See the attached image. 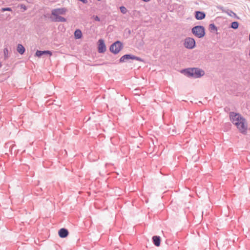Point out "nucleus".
Returning <instances> with one entry per match:
<instances>
[{
    "label": "nucleus",
    "instance_id": "4468645a",
    "mask_svg": "<svg viewBox=\"0 0 250 250\" xmlns=\"http://www.w3.org/2000/svg\"><path fill=\"white\" fill-rule=\"evenodd\" d=\"M152 241L156 246L158 247L160 245L161 237L159 236H154L152 237Z\"/></svg>",
    "mask_w": 250,
    "mask_h": 250
},
{
    "label": "nucleus",
    "instance_id": "b1692460",
    "mask_svg": "<svg viewBox=\"0 0 250 250\" xmlns=\"http://www.w3.org/2000/svg\"><path fill=\"white\" fill-rule=\"evenodd\" d=\"M2 66V64H1V63H0V68Z\"/></svg>",
    "mask_w": 250,
    "mask_h": 250
},
{
    "label": "nucleus",
    "instance_id": "aec40b11",
    "mask_svg": "<svg viewBox=\"0 0 250 250\" xmlns=\"http://www.w3.org/2000/svg\"><path fill=\"white\" fill-rule=\"evenodd\" d=\"M120 9L121 12L124 14H125L127 11V9L124 6H121L120 7Z\"/></svg>",
    "mask_w": 250,
    "mask_h": 250
},
{
    "label": "nucleus",
    "instance_id": "412c9836",
    "mask_svg": "<svg viewBox=\"0 0 250 250\" xmlns=\"http://www.w3.org/2000/svg\"><path fill=\"white\" fill-rule=\"evenodd\" d=\"M12 11V8L10 7H5V8H2L1 9V12H4V11Z\"/></svg>",
    "mask_w": 250,
    "mask_h": 250
},
{
    "label": "nucleus",
    "instance_id": "9b49d317",
    "mask_svg": "<svg viewBox=\"0 0 250 250\" xmlns=\"http://www.w3.org/2000/svg\"><path fill=\"white\" fill-rule=\"evenodd\" d=\"M206 17V14L204 12L197 11L195 13V17L197 20L204 19Z\"/></svg>",
    "mask_w": 250,
    "mask_h": 250
},
{
    "label": "nucleus",
    "instance_id": "393cba45",
    "mask_svg": "<svg viewBox=\"0 0 250 250\" xmlns=\"http://www.w3.org/2000/svg\"><path fill=\"white\" fill-rule=\"evenodd\" d=\"M249 40H250V35H249Z\"/></svg>",
    "mask_w": 250,
    "mask_h": 250
},
{
    "label": "nucleus",
    "instance_id": "6e6552de",
    "mask_svg": "<svg viewBox=\"0 0 250 250\" xmlns=\"http://www.w3.org/2000/svg\"><path fill=\"white\" fill-rule=\"evenodd\" d=\"M98 52L100 53L104 52L106 50V46L104 41L102 39H100L98 41Z\"/></svg>",
    "mask_w": 250,
    "mask_h": 250
},
{
    "label": "nucleus",
    "instance_id": "20e7f679",
    "mask_svg": "<svg viewBox=\"0 0 250 250\" xmlns=\"http://www.w3.org/2000/svg\"><path fill=\"white\" fill-rule=\"evenodd\" d=\"M123 48V44L122 42L117 41L110 45V52L117 54Z\"/></svg>",
    "mask_w": 250,
    "mask_h": 250
},
{
    "label": "nucleus",
    "instance_id": "1a4fd4ad",
    "mask_svg": "<svg viewBox=\"0 0 250 250\" xmlns=\"http://www.w3.org/2000/svg\"><path fill=\"white\" fill-rule=\"evenodd\" d=\"M51 55L52 52L49 50H43V51L37 50L35 53V56L39 58H40L43 55Z\"/></svg>",
    "mask_w": 250,
    "mask_h": 250
},
{
    "label": "nucleus",
    "instance_id": "39448f33",
    "mask_svg": "<svg viewBox=\"0 0 250 250\" xmlns=\"http://www.w3.org/2000/svg\"><path fill=\"white\" fill-rule=\"evenodd\" d=\"M131 59V60H136L138 61L143 62V60L140 57H136L134 55L131 54H125L119 60V62H126L127 60Z\"/></svg>",
    "mask_w": 250,
    "mask_h": 250
},
{
    "label": "nucleus",
    "instance_id": "9d476101",
    "mask_svg": "<svg viewBox=\"0 0 250 250\" xmlns=\"http://www.w3.org/2000/svg\"><path fill=\"white\" fill-rule=\"evenodd\" d=\"M58 234L61 238H64L68 236L69 232L66 229L62 228L59 230Z\"/></svg>",
    "mask_w": 250,
    "mask_h": 250
},
{
    "label": "nucleus",
    "instance_id": "4be33fe9",
    "mask_svg": "<svg viewBox=\"0 0 250 250\" xmlns=\"http://www.w3.org/2000/svg\"><path fill=\"white\" fill-rule=\"evenodd\" d=\"M21 8L23 9V11H26L27 10V7L23 4H21L19 5Z\"/></svg>",
    "mask_w": 250,
    "mask_h": 250
},
{
    "label": "nucleus",
    "instance_id": "f3484780",
    "mask_svg": "<svg viewBox=\"0 0 250 250\" xmlns=\"http://www.w3.org/2000/svg\"><path fill=\"white\" fill-rule=\"evenodd\" d=\"M239 27V23L237 21H233L231 23V25L230 26V27L231 28H233L234 29H236Z\"/></svg>",
    "mask_w": 250,
    "mask_h": 250
},
{
    "label": "nucleus",
    "instance_id": "ddd939ff",
    "mask_svg": "<svg viewBox=\"0 0 250 250\" xmlns=\"http://www.w3.org/2000/svg\"><path fill=\"white\" fill-rule=\"evenodd\" d=\"M220 9L223 12L226 13L228 15H229L230 16H234L237 17L236 14L234 13L232 11L229 10V9H226L223 7H221L220 8Z\"/></svg>",
    "mask_w": 250,
    "mask_h": 250
},
{
    "label": "nucleus",
    "instance_id": "f8f14e48",
    "mask_svg": "<svg viewBox=\"0 0 250 250\" xmlns=\"http://www.w3.org/2000/svg\"><path fill=\"white\" fill-rule=\"evenodd\" d=\"M54 18H51V20L54 22H65L66 20L64 17H61L60 15L53 16Z\"/></svg>",
    "mask_w": 250,
    "mask_h": 250
},
{
    "label": "nucleus",
    "instance_id": "f03ea898",
    "mask_svg": "<svg viewBox=\"0 0 250 250\" xmlns=\"http://www.w3.org/2000/svg\"><path fill=\"white\" fill-rule=\"evenodd\" d=\"M188 77H191L194 78H200L205 74V72L202 69L198 68H188L182 71Z\"/></svg>",
    "mask_w": 250,
    "mask_h": 250
},
{
    "label": "nucleus",
    "instance_id": "6ab92c4d",
    "mask_svg": "<svg viewBox=\"0 0 250 250\" xmlns=\"http://www.w3.org/2000/svg\"><path fill=\"white\" fill-rule=\"evenodd\" d=\"M4 59H6L8 58V50L7 48H5L3 50Z\"/></svg>",
    "mask_w": 250,
    "mask_h": 250
},
{
    "label": "nucleus",
    "instance_id": "cd10ccee",
    "mask_svg": "<svg viewBox=\"0 0 250 250\" xmlns=\"http://www.w3.org/2000/svg\"><path fill=\"white\" fill-rule=\"evenodd\" d=\"M114 250H119L118 249H116Z\"/></svg>",
    "mask_w": 250,
    "mask_h": 250
},
{
    "label": "nucleus",
    "instance_id": "423d86ee",
    "mask_svg": "<svg viewBox=\"0 0 250 250\" xmlns=\"http://www.w3.org/2000/svg\"><path fill=\"white\" fill-rule=\"evenodd\" d=\"M184 46L188 49H193L195 46V41L192 38H187L185 40Z\"/></svg>",
    "mask_w": 250,
    "mask_h": 250
},
{
    "label": "nucleus",
    "instance_id": "a211bd4d",
    "mask_svg": "<svg viewBox=\"0 0 250 250\" xmlns=\"http://www.w3.org/2000/svg\"><path fill=\"white\" fill-rule=\"evenodd\" d=\"M209 29L211 32L217 31V28L214 23H211L209 24Z\"/></svg>",
    "mask_w": 250,
    "mask_h": 250
},
{
    "label": "nucleus",
    "instance_id": "dca6fc26",
    "mask_svg": "<svg viewBox=\"0 0 250 250\" xmlns=\"http://www.w3.org/2000/svg\"><path fill=\"white\" fill-rule=\"evenodd\" d=\"M17 51L20 54H23L25 51L24 47L21 44H18L17 48Z\"/></svg>",
    "mask_w": 250,
    "mask_h": 250
},
{
    "label": "nucleus",
    "instance_id": "2eb2a0df",
    "mask_svg": "<svg viewBox=\"0 0 250 250\" xmlns=\"http://www.w3.org/2000/svg\"><path fill=\"white\" fill-rule=\"evenodd\" d=\"M74 37L76 39H80L82 37L83 34L80 29H76L74 33Z\"/></svg>",
    "mask_w": 250,
    "mask_h": 250
},
{
    "label": "nucleus",
    "instance_id": "7ed1b4c3",
    "mask_svg": "<svg viewBox=\"0 0 250 250\" xmlns=\"http://www.w3.org/2000/svg\"><path fill=\"white\" fill-rule=\"evenodd\" d=\"M192 33L198 38H202L205 35V28L202 25H196L191 29Z\"/></svg>",
    "mask_w": 250,
    "mask_h": 250
},
{
    "label": "nucleus",
    "instance_id": "bb28decb",
    "mask_svg": "<svg viewBox=\"0 0 250 250\" xmlns=\"http://www.w3.org/2000/svg\"><path fill=\"white\" fill-rule=\"evenodd\" d=\"M111 57H112L110 56V58H111ZM110 59H112V58H110ZM112 61V60H110V61Z\"/></svg>",
    "mask_w": 250,
    "mask_h": 250
},
{
    "label": "nucleus",
    "instance_id": "a878e982",
    "mask_svg": "<svg viewBox=\"0 0 250 250\" xmlns=\"http://www.w3.org/2000/svg\"><path fill=\"white\" fill-rule=\"evenodd\" d=\"M110 141H111V143H112V138H110Z\"/></svg>",
    "mask_w": 250,
    "mask_h": 250
},
{
    "label": "nucleus",
    "instance_id": "5701e85b",
    "mask_svg": "<svg viewBox=\"0 0 250 250\" xmlns=\"http://www.w3.org/2000/svg\"><path fill=\"white\" fill-rule=\"evenodd\" d=\"M93 18L94 20L99 21H100V18L97 16H94Z\"/></svg>",
    "mask_w": 250,
    "mask_h": 250
},
{
    "label": "nucleus",
    "instance_id": "f257e3e1",
    "mask_svg": "<svg viewBox=\"0 0 250 250\" xmlns=\"http://www.w3.org/2000/svg\"><path fill=\"white\" fill-rule=\"evenodd\" d=\"M229 118L232 123L237 126L240 132L246 134L248 126L245 119L240 114L233 112L229 113Z\"/></svg>",
    "mask_w": 250,
    "mask_h": 250
},
{
    "label": "nucleus",
    "instance_id": "0eeeda50",
    "mask_svg": "<svg viewBox=\"0 0 250 250\" xmlns=\"http://www.w3.org/2000/svg\"><path fill=\"white\" fill-rule=\"evenodd\" d=\"M67 10L65 8H59L54 9L51 11V15L52 16H58L64 15L65 14Z\"/></svg>",
    "mask_w": 250,
    "mask_h": 250
}]
</instances>
